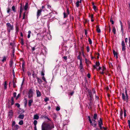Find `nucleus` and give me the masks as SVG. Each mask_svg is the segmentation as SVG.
<instances>
[{"instance_id":"obj_14","label":"nucleus","mask_w":130,"mask_h":130,"mask_svg":"<svg viewBox=\"0 0 130 130\" xmlns=\"http://www.w3.org/2000/svg\"><path fill=\"white\" fill-rule=\"evenodd\" d=\"M24 117V114H21L19 116L18 118L22 119H23Z\"/></svg>"},{"instance_id":"obj_31","label":"nucleus","mask_w":130,"mask_h":130,"mask_svg":"<svg viewBox=\"0 0 130 130\" xmlns=\"http://www.w3.org/2000/svg\"><path fill=\"white\" fill-rule=\"evenodd\" d=\"M116 31L115 28V27H113V30H112V32L115 34H116Z\"/></svg>"},{"instance_id":"obj_15","label":"nucleus","mask_w":130,"mask_h":130,"mask_svg":"<svg viewBox=\"0 0 130 130\" xmlns=\"http://www.w3.org/2000/svg\"><path fill=\"white\" fill-rule=\"evenodd\" d=\"M33 102V100L31 99L29 100L28 101V105L29 106H30L31 105V104Z\"/></svg>"},{"instance_id":"obj_29","label":"nucleus","mask_w":130,"mask_h":130,"mask_svg":"<svg viewBox=\"0 0 130 130\" xmlns=\"http://www.w3.org/2000/svg\"><path fill=\"white\" fill-rule=\"evenodd\" d=\"M7 82H6V81L5 82L4 87L5 89H6L7 88Z\"/></svg>"},{"instance_id":"obj_63","label":"nucleus","mask_w":130,"mask_h":130,"mask_svg":"<svg viewBox=\"0 0 130 130\" xmlns=\"http://www.w3.org/2000/svg\"><path fill=\"white\" fill-rule=\"evenodd\" d=\"M44 73L42 72H41V75L44 76Z\"/></svg>"},{"instance_id":"obj_54","label":"nucleus","mask_w":130,"mask_h":130,"mask_svg":"<svg viewBox=\"0 0 130 130\" xmlns=\"http://www.w3.org/2000/svg\"><path fill=\"white\" fill-rule=\"evenodd\" d=\"M25 66L24 64V62H23L22 64V67L23 68Z\"/></svg>"},{"instance_id":"obj_8","label":"nucleus","mask_w":130,"mask_h":130,"mask_svg":"<svg viewBox=\"0 0 130 130\" xmlns=\"http://www.w3.org/2000/svg\"><path fill=\"white\" fill-rule=\"evenodd\" d=\"M88 119L89 120L90 122V123L91 124V125H92V126H93V125H94V126L95 127V126L97 124L96 123H92V121H91V119H90V116H88Z\"/></svg>"},{"instance_id":"obj_35","label":"nucleus","mask_w":130,"mask_h":130,"mask_svg":"<svg viewBox=\"0 0 130 130\" xmlns=\"http://www.w3.org/2000/svg\"><path fill=\"white\" fill-rule=\"evenodd\" d=\"M21 43L22 45H23L24 44V40L22 38L21 39Z\"/></svg>"},{"instance_id":"obj_30","label":"nucleus","mask_w":130,"mask_h":130,"mask_svg":"<svg viewBox=\"0 0 130 130\" xmlns=\"http://www.w3.org/2000/svg\"><path fill=\"white\" fill-rule=\"evenodd\" d=\"M97 114L96 113H95L94 114V115L93 116V118L94 120H96L97 118Z\"/></svg>"},{"instance_id":"obj_27","label":"nucleus","mask_w":130,"mask_h":130,"mask_svg":"<svg viewBox=\"0 0 130 130\" xmlns=\"http://www.w3.org/2000/svg\"><path fill=\"white\" fill-rule=\"evenodd\" d=\"M80 3V1H78L76 3V5L77 7H78L79 6V3Z\"/></svg>"},{"instance_id":"obj_17","label":"nucleus","mask_w":130,"mask_h":130,"mask_svg":"<svg viewBox=\"0 0 130 130\" xmlns=\"http://www.w3.org/2000/svg\"><path fill=\"white\" fill-rule=\"evenodd\" d=\"M100 65V63L99 62H96V65L94 66V68L97 69V67H98Z\"/></svg>"},{"instance_id":"obj_10","label":"nucleus","mask_w":130,"mask_h":130,"mask_svg":"<svg viewBox=\"0 0 130 130\" xmlns=\"http://www.w3.org/2000/svg\"><path fill=\"white\" fill-rule=\"evenodd\" d=\"M42 10L41 9L38 10L37 12V18H38L39 16L41 14Z\"/></svg>"},{"instance_id":"obj_56","label":"nucleus","mask_w":130,"mask_h":130,"mask_svg":"<svg viewBox=\"0 0 130 130\" xmlns=\"http://www.w3.org/2000/svg\"><path fill=\"white\" fill-rule=\"evenodd\" d=\"M110 22H111V23L112 24H113L114 23V21H113L111 20H110Z\"/></svg>"},{"instance_id":"obj_6","label":"nucleus","mask_w":130,"mask_h":130,"mask_svg":"<svg viewBox=\"0 0 130 130\" xmlns=\"http://www.w3.org/2000/svg\"><path fill=\"white\" fill-rule=\"evenodd\" d=\"M33 93V92L32 90L30 89L28 93V97L30 99L32 97Z\"/></svg>"},{"instance_id":"obj_12","label":"nucleus","mask_w":130,"mask_h":130,"mask_svg":"<svg viewBox=\"0 0 130 130\" xmlns=\"http://www.w3.org/2000/svg\"><path fill=\"white\" fill-rule=\"evenodd\" d=\"M36 93L37 97H39L41 96V93L38 90H36Z\"/></svg>"},{"instance_id":"obj_43","label":"nucleus","mask_w":130,"mask_h":130,"mask_svg":"<svg viewBox=\"0 0 130 130\" xmlns=\"http://www.w3.org/2000/svg\"><path fill=\"white\" fill-rule=\"evenodd\" d=\"M63 15H64V18H66L67 16V15L65 13H63Z\"/></svg>"},{"instance_id":"obj_57","label":"nucleus","mask_w":130,"mask_h":130,"mask_svg":"<svg viewBox=\"0 0 130 130\" xmlns=\"http://www.w3.org/2000/svg\"><path fill=\"white\" fill-rule=\"evenodd\" d=\"M129 47H130V37H129Z\"/></svg>"},{"instance_id":"obj_36","label":"nucleus","mask_w":130,"mask_h":130,"mask_svg":"<svg viewBox=\"0 0 130 130\" xmlns=\"http://www.w3.org/2000/svg\"><path fill=\"white\" fill-rule=\"evenodd\" d=\"M88 41L89 42V43L90 44H92V41L90 38H89Z\"/></svg>"},{"instance_id":"obj_38","label":"nucleus","mask_w":130,"mask_h":130,"mask_svg":"<svg viewBox=\"0 0 130 130\" xmlns=\"http://www.w3.org/2000/svg\"><path fill=\"white\" fill-rule=\"evenodd\" d=\"M49 99L48 98H46L44 99V101L45 102H46Z\"/></svg>"},{"instance_id":"obj_47","label":"nucleus","mask_w":130,"mask_h":130,"mask_svg":"<svg viewBox=\"0 0 130 130\" xmlns=\"http://www.w3.org/2000/svg\"><path fill=\"white\" fill-rule=\"evenodd\" d=\"M87 51L88 52H89V50H90V49H89V48L88 46H87Z\"/></svg>"},{"instance_id":"obj_22","label":"nucleus","mask_w":130,"mask_h":130,"mask_svg":"<svg viewBox=\"0 0 130 130\" xmlns=\"http://www.w3.org/2000/svg\"><path fill=\"white\" fill-rule=\"evenodd\" d=\"M79 68L80 69H82V68H83L82 60H80V63L79 65Z\"/></svg>"},{"instance_id":"obj_44","label":"nucleus","mask_w":130,"mask_h":130,"mask_svg":"<svg viewBox=\"0 0 130 130\" xmlns=\"http://www.w3.org/2000/svg\"><path fill=\"white\" fill-rule=\"evenodd\" d=\"M93 8L95 10H96V7L95 6H93Z\"/></svg>"},{"instance_id":"obj_16","label":"nucleus","mask_w":130,"mask_h":130,"mask_svg":"<svg viewBox=\"0 0 130 130\" xmlns=\"http://www.w3.org/2000/svg\"><path fill=\"white\" fill-rule=\"evenodd\" d=\"M39 116L37 114L35 115H34V119L38 120L39 118Z\"/></svg>"},{"instance_id":"obj_25","label":"nucleus","mask_w":130,"mask_h":130,"mask_svg":"<svg viewBox=\"0 0 130 130\" xmlns=\"http://www.w3.org/2000/svg\"><path fill=\"white\" fill-rule=\"evenodd\" d=\"M31 33V31H28V34L27 36V37L29 38L30 37V35Z\"/></svg>"},{"instance_id":"obj_45","label":"nucleus","mask_w":130,"mask_h":130,"mask_svg":"<svg viewBox=\"0 0 130 130\" xmlns=\"http://www.w3.org/2000/svg\"><path fill=\"white\" fill-rule=\"evenodd\" d=\"M44 118H45L46 119H47L48 120L51 121L50 119L47 117L45 116V117H44Z\"/></svg>"},{"instance_id":"obj_42","label":"nucleus","mask_w":130,"mask_h":130,"mask_svg":"<svg viewBox=\"0 0 130 130\" xmlns=\"http://www.w3.org/2000/svg\"><path fill=\"white\" fill-rule=\"evenodd\" d=\"M25 13L24 12V13L23 15V19H25Z\"/></svg>"},{"instance_id":"obj_58","label":"nucleus","mask_w":130,"mask_h":130,"mask_svg":"<svg viewBox=\"0 0 130 130\" xmlns=\"http://www.w3.org/2000/svg\"><path fill=\"white\" fill-rule=\"evenodd\" d=\"M13 86L14 87H15V84L14 82L13 83Z\"/></svg>"},{"instance_id":"obj_3","label":"nucleus","mask_w":130,"mask_h":130,"mask_svg":"<svg viewBox=\"0 0 130 130\" xmlns=\"http://www.w3.org/2000/svg\"><path fill=\"white\" fill-rule=\"evenodd\" d=\"M122 99L124 101H126L127 102L128 100V96H125L124 93H122Z\"/></svg>"},{"instance_id":"obj_4","label":"nucleus","mask_w":130,"mask_h":130,"mask_svg":"<svg viewBox=\"0 0 130 130\" xmlns=\"http://www.w3.org/2000/svg\"><path fill=\"white\" fill-rule=\"evenodd\" d=\"M98 122L99 123V126L100 127V129H101L102 130V125H103V123L102 122V121L101 118L100 119V120L98 121Z\"/></svg>"},{"instance_id":"obj_11","label":"nucleus","mask_w":130,"mask_h":130,"mask_svg":"<svg viewBox=\"0 0 130 130\" xmlns=\"http://www.w3.org/2000/svg\"><path fill=\"white\" fill-rule=\"evenodd\" d=\"M88 93L90 98V101H91L92 100V99H93V96L92 95V93H91L90 91H89Z\"/></svg>"},{"instance_id":"obj_61","label":"nucleus","mask_w":130,"mask_h":130,"mask_svg":"<svg viewBox=\"0 0 130 130\" xmlns=\"http://www.w3.org/2000/svg\"><path fill=\"white\" fill-rule=\"evenodd\" d=\"M22 12V10L21 9L20 10V14H21Z\"/></svg>"},{"instance_id":"obj_62","label":"nucleus","mask_w":130,"mask_h":130,"mask_svg":"<svg viewBox=\"0 0 130 130\" xmlns=\"http://www.w3.org/2000/svg\"><path fill=\"white\" fill-rule=\"evenodd\" d=\"M80 69V71L82 72H83L84 71V69H83V68H82V69Z\"/></svg>"},{"instance_id":"obj_55","label":"nucleus","mask_w":130,"mask_h":130,"mask_svg":"<svg viewBox=\"0 0 130 130\" xmlns=\"http://www.w3.org/2000/svg\"><path fill=\"white\" fill-rule=\"evenodd\" d=\"M87 76L88 78H90V75L89 74H88L87 75Z\"/></svg>"},{"instance_id":"obj_37","label":"nucleus","mask_w":130,"mask_h":130,"mask_svg":"<svg viewBox=\"0 0 130 130\" xmlns=\"http://www.w3.org/2000/svg\"><path fill=\"white\" fill-rule=\"evenodd\" d=\"M12 10L14 11L15 12V8L14 6H12Z\"/></svg>"},{"instance_id":"obj_60","label":"nucleus","mask_w":130,"mask_h":130,"mask_svg":"<svg viewBox=\"0 0 130 130\" xmlns=\"http://www.w3.org/2000/svg\"><path fill=\"white\" fill-rule=\"evenodd\" d=\"M106 68L104 67H103V71H104L105 70Z\"/></svg>"},{"instance_id":"obj_26","label":"nucleus","mask_w":130,"mask_h":130,"mask_svg":"<svg viewBox=\"0 0 130 130\" xmlns=\"http://www.w3.org/2000/svg\"><path fill=\"white\" fill-rule=\"evenodd\" d=\"M19 124L20 125H22L23 124V121L22 120L20 121L19 123Z\"/></svg>"},{"instance_id":"obj_48","label":"nucleus","mask_w":130,"mask_h":130,"mask_svg":"<svg viewBox=\"0 0 130 130\" xmlns=\"http://www.w3.org/2000/svg\"><path fill=\"white\" fill-rule=\"evenodd\" d=\"M60 108L59 107H56V110L57 111H59L60 110Z\"/></svg>"},{"instance_id":"obj_1","label":"nucleus","mask_w":130,"mask_h":130,"mask_svg":"<svg viewBox=\"0 0 130 130\" xmlns=\"http://www.w3.org/2000/svg\"><path fill=\"white\" fill-rule=\"evenodd\" d=\"M54 127L53 124L43 123L41 126V130H50L54 128Z\"/></svg>"},{"instance_id":"obj_28","label":"nucleus","mask_w":130,"mask_h":130,"mask_svg":"<svg viewBox=\"0 0 130 130\" xmlns=\"http://www.w3.org/2000/svg\"><path fill=\"white\" fill-rule=\"evenodd\" d=\"M11 105H12L14 103V99L13 97H12L11 98Z\"/></svg>"},{"instance_id":"obj_24","label":"nucleus","mask_w":130,"mask_h":130,"mask_svg":"<svg viewBox=\"0 0 130 130\" xmlns=\"http://www.w3.org/2000/svg\"><path fill=\"white\" fill-rule=\"evenodd\" d=\"M123 111L122 110H121V111H120V118H121L122 119V115H123Z\"/></svg>"},{"instance_id":"obj_39","label":"nucleus","mask_w":130,"mask_h":130,"mask_svg":"<svg viewBox=\"0 0 130 130\" xmlns=\"http://www.w3.org/2000/svg\"><path fill=\"white\" fill-rule=\"evenodd\" d=\"M15 105L17 106L18 108H19L20 107V105L18 104V103H17Z\"/></svg>"},{"instance_id":"obj_7","label":"nucleus","mask_w":130,"mask_h":130,"mask_svg":"<svg viewBox=\"0 0 130 130\" xmlns=\"http://www.w3.org/2000/svg\"><path fill=\"white\" fill-rule=\"evenodd\" d=\"M19 128V126L17 124L12 127V130H17Z\"/></svg>"},{"instance_id":"obj_9","label":"nucleus","mask_w":130,"mask_h":130,"mask_svg":"<svg viewBox=\"0 0 130 130\" xmlns=\"http://www.w3.org/2000/svg\"><path fill=\"white\" fill-rule=\"evenodd\" d=\"M122 50L123 51H125V43L124 41L122 42Z\"/></svg>"},{"instance_id":"obj_59","label":"nucleus","mask_w":130,"mask_h":130,"mask_svg":"<svg viewBox=\"0 0 130 130\" xmlns=\"http://www.w3.org/2000/svg\"><path fill=\"white\" fill-rule=\"evenodd\" d=\"M35 49V47H32V51H34Z\"/></svg>"},{"instance_id":"obj_51","label":"nucleus","mask_w":130,"mask_h":130,"mask_svg":"<svg viewBox=\"0 0 130 130\" xmlns=\"http://www.w3.org/2000/svg\"><path fill=\"white\" fill-rule=\"evenodd\" d=\"M16 92H14L13 93V96L14 97H15L16 96Z\"/></svg>"},{"instance_id":"obj_21","label":"nucleus","mask_w":130,"mask_h":130,"mask_svg":"<svg viewBox=\"0 0 130 130\" xmlns=\"http://www.w3.org/2000/svg\"><path fill=\"white\" fill-rule=\"evenodd\" d=\"M28 6V3H26V4L25 5V6L24 9L25 10H27Z\"/></svg>"},{"instance_id":"obj_32","label":"nucleus","mask_w":130,"mask_h":130,"mask_svg":"<svg viewBox=\"0 0 130 130\" xmlns=\"http://www.w3.org/2000/svg\"><path fill=\"white\" fill-rule=\"evenodd\" d=\"M13 63V61L12 60H11L10 61L9 63V65L11 67H12Z\"/></svg>"},{"instance_id":"obj_19","label":"nucleus","mask_w":130,"mask_h":130,"mask_svg":"<svg viewBox=\"0 0 130 130\" xmlns=\"http://www.w3.org/2000/svg\"><path fill=\"white\" fill-rule=\"evenodd\" d=\"M113 53L114 55V56H116V58H117L118 56H117V53L114 50H113Z\"/></svg>"},{"instance_id":"obj_53","label":"nucleus","mask_w":130,"mask_h":130,"mask_svg":"<svg viewBox=\"0 0 130 130\" xmlns=\"http://www.w3.org/2000/svg\"><path fill=\"white\" fill-rule=\"evenodd\" d=\"M127 41H128L127 38H125V43H127Z\"/></svg>"},{"instance_id":"obj_52","label":"nucleus","mask_w":130,"mask_h":130,"mask_svg":"<svg viewBox=\"0 0 130 130\" xmlns=\"http://www.w3.org/2000/svg\"><path fill=\"white\" fill-rule=\"evenodd\" d=\"M125 92L126 95L128 96L127 94V90H125Z\"/></svg>"},{"instance_id":"obj_40","label":"nucleus","mask_w":130,"mask_h":130,"mask_svg":"<svg viewBox=\"0 0 130 130\" xmlns=\"http://www.w3.org/2000/svg\"><path fill=\"white\" fill-rule=\"evenodd\" d=\"M42 79L46 83L47 82L46 81V80L45 79V78L44 76H43L42 78Z\"/></svg>"},{"instance_id":"obj_2","label":"nucleus","mask_w":130,"mask_h":130,"mask_svg":"<svg viewBox=\"0 0 130 130\" xmlns=\"http://www.w3.org/2000/svg\"><path fill=\"white\" fill-rule=\"evenodd\" d=\"M6 26L7 27V30L8 33H10L11 30L13 29V25H11L10 23H7Z\"/></svg>"},{"instance_id":"obj_18","label":"nucleus","mask_w":130,"mask_h":130,"mask_svg":"<svg viewBox=\"0 0 130 130\" xmlns=\"http://www.w3.org/2000/svg\"><path fill=\"white\" fill-rule=\"evenodd\" d=\"M96 30L98 33H100L101 32V30L98 26H96Z\"/></svg>"},{"instance_id":"obj_46","label":"nucleus","mask_w":130,"mask_h":130,"mask_svg":"<svg viewBox=\"0 0 130 130\" xmlns=\"http://www.w3.org/2000/svg\"><path fill=\"white\" fill-rule=\"evenodd\" d=\"M80 53V52L79 53ZM77 58L78 59H80V60H81L80 59V55H79V56H78L77 57Z\"/></svg>"},{"instance_id":"obj_49","label":"nucleus","mask_w":130,"mask_h":130,"mask_svg":"<svg viewBox=\"0 0 130 130\" xmlns=\"http://www.w3.org/2000/svg\"><path fill=\"white\" fill-rule=\"evenodd\" d=\"M12 54H13V56H14V49H13L12 50Z\"/></svg>"},{"instance_id":"obj_5","label":"nucleus","mask_w":130,"mask_h":130,"mask_svg":"<svg viewBox=\"0 0 130 130\" xmlns=\"http://www.w3.org/2000/svg\"><path fill=\"white\" fill-rule=\"evenodd\" d=\"M13 112L12 110H10L8 113V116L10 118H12L13 115Z\"/></svg>"},{"instance_id":"obj_64","label":"nucleus","mask_w":130,"mask_h":130,"mask_svg":"<svg viewBox=\"0 0 130 130\" xmlns=\"http://www.w3.org/2000/svg\"><path fill=\"white\" fill-rule=\"evenodd\" d=\"M63 58L65 60H66L67 59V56H64L63 57Z\"/></svg>"},{"instance_id":"obj_33","label":"nucleus","mask_w":130,"mask_h":130,"mask_svg":"<svg viewBox=\"0 0 130 130\" xmlns=\"http://www.w3.org/2000/svg\"><path fill=\"white\" fill-rule=\"evenodd\" d=\"M15 121H13L12 122V123L11 125L12 127L13 126L15 125Z\"/></svg>"},{"instance_id":"obj_13","label":"nucleus","mask_w":130,"mask_h":130,"mask_svg":"<svg viewBox=\"0 0 130 130\" xmlns=\"http://www.w3.org/2000/svg\"><path fill=\"white\" fill-rule=\"evenodd\" d=\"M37 80L38 82L40 84H41L42 82V81L41 79L38 77H37Z\"/></svg>"},{"instance_id":"obj_34","label":"nucleus","mask_w":130,"mask_h":130,"mask_svg":"<svg viewBox=\"0 0 130 130\" xmlns=\"http://www.w3.org/2000/svg\"><path fill=\"white\" fill-rule=\"evenodd\" d=\"M37 123V121L36 120H35L34 121V123L35 126L36 125Z\"/></svg>"},{"instance_id":"obj_41","label":"nucleus","mask_w":130,"mask_h":130,"mask_svg":"<svg viewBox=\"0 0 130 130\" xmlns=\"http://www.w3.org/2000/svg\"><path fill=\"white\" fill-rule=\"evenodd\" d=\"M10 9L9 8H8L7 9V12L9 13L10 12Z\"/></svg>"},{"instance_id":"obj_50","label":"nucleus","mask_w":130,"mask_h":130,"mask_svg":"<svg viewBox=\"0 0 130 130\" xmlns=\"http://www.w3.org/2000/svg\"><path fill=\"white\" fill-rule=\"evenodd\" d=\"M31 73L30 72H28V75L29 76H30L31 75Z\"/></svg>"},{"instance_id":"obj_20","label":"nucleus","mask_w":130,"mask_h":130,"mask_svg":"<svg viewBox=\"0 0 130 130\" xmlns=\"http://www.w3.org/2000/svg\"><path fill=\"white\" fill-rule=\"evenodd\" d=\"M120 23L121 26V31L122 32V33L123 34V25L122 24V22L121 21H120Z\"/></svg>"},{"instance_id":"obj_23","label":"nucleus","mask_w":130,"mask_h":130,"mask_svg":"<svg viewBox=\"0 0 130 130\" xmlns=\"http://www.w3.org/2000/svg\"><path fill=\"white\" fill-rule=\"evenodd\" d=\"M7 57L5 56H4L3 57V59L2 60V61L4 62L6 61Z\"/></svg>"}]
</instances>
